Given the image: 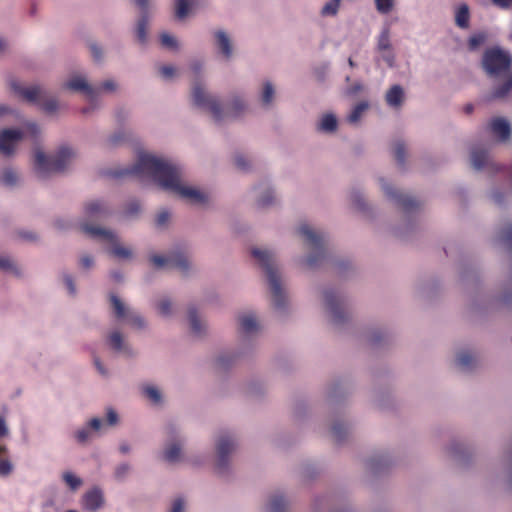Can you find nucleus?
<instances>
[{
    "label": "nucleus",
    "mask_w": 512,
    "mask_h": 512,
    "mask_svg": "<svg viewBox=\"0 0 512 512\" xmlns=\"http://www.w3.org/2000/svg\"><path fill=\"white\" fill-rule=\"evenodd\" d=\"M160 73L162 77L168 79L175 74V68L173 66H162L160 68Z\"/></svg>",
    "instance_id": "52"
},
{
    "label": "nucleus",
    "mask_w": 512,
    "mask_h": 512,
    "mask_svg": "<svg viewBox=\"0 0 512 512\" xmlns=\"http://www.w3.org/2000/svg\"><path fill=\"white\" fill-rule=\"evenodd\" d=\"M85 214L91 219H101L109 214V209L101 201H92L86 204Z\"/></svg>",
    "instance_id": "18"
},
{
    "label": "nucleus",
    "mask_w": 512,
    "mask_h": 512,
    "mask_svg": "<svg viewBox=\"0 0 512 512\" xmlns=\"http://www.w3.org/2000/svg\"><path fill=\"white\" fill-rule=\"evenodd\" d=\"M273 202L272 192L267 191L258 201L259 206L265 207Z\"/></svg>",
    "instance_id": "50"
},
{
    "label": "nucleus",
    "mask_w": 512,
    "mask_h": 512,
    "mask_svg": "<svg viewBox=\"0 0 512 512\" xmlns=\"http://www.w3.org/2000/svg\"><path fill=\"white\" fill-rule=\"evenodd\" d=\"M346 432L347 429L345 425L342 423H336L332 427V435L336 442L342 441Z\"/></svg>",
    "instance_id": "40"
},
{
    "label": "nucleus",
    "mask_w": 512,
    "mask_h": 512,
    "mask_svg": "<svg viewBox=\"0 0 512 512\" xmlns=\"http://www.w3.org/2000/svg\"><path fill=\"white\" fill-rule=\"evenodd\" d=\"M190 4L189 0H176L175 14L178 19H183L188 15Z\"/></svg>",
    "instance_id": "35"
},
{
    "label": "nucleus",
    "mask_w": 512,
    "mask_h": 512,
    "mask_svg": "<svg viewBox=\"0 0 512 512\" xmlns=\"http://www.w3.org/2000/svg\"><path fill=\"white\" fill-rule=\"evenodd\" d=\"M511 63L510 54L498 47L487 49L484 52L482 66L485 72L492 78H502L504 81L502 85L493 90L489 100L504 98L512 89Z\"/></svg>",
    "instance_id": "2"
},
{
    "label": "nucleus",
    "mask_w": 512,
    "mask_h": 512,
    "mask_svg": "<svg viewBox=\"0 0 512 512\" xmlns=\"http://www.w3.org/2000/svg\"><path fill=\"white\" fill-rule=\"evenodd\" d=\"M90 437L89 428H82L75 433V438L79 443H85Z\"/></svg>",
    "instance_id": "48"
},
{
    "label": "nucleus",
    "mask_w": 512,
    "mask_h": 512,
    "mask_svg": "<svg viewBox=\"0 0 512 512\" xmlns=\"http://www.w3.org/2000/svg\"><path fill=\"white\" fill-rule=\"evenodd\" d=\"M90 49H91V53H92L93 58L96 61H99L101 59V57H102L101 49L99 47H97L96 45H91Z\"/></svg>",
    "instance_id": "60"
},
{
    "label": "nucleus",
    "mask_w": 512,
    "mask_h": 512,
    "mask_svg": "<svg viewBox=\"0 0 512 512\" xmlns=\"http://www.w3.org/2000/svg\"><path fill=\"white\" fill-rule=\"evenodd\" d=\"M286 502L282 496H273L269 503L270 512H284Z\"/></svg>",
    "instance_id": "33"
},
{
    "label": "nucleus",
    "mask_w": 512,
    "mask_h": 512,
    "mask_svg": "<svg viewBox=\"0 0 512 512\" xmlns=\"http://www.w3.org/2000/svg\"><path fill=\"white\" fill-rule=\"evenodd\" d=\"M298 233L305 238L313 253L307 258L306 263L309 267H314L324 258L325 238L322 234L315 232L307 224H302L298 228Z\"/></svg>",
    "instance_id": "8"
},
{
    "label": "nucleus",
    "mask_w": 512,
    "mask_h": 512,
    "mask_svg": "<svg viewBox=\"0 0 512 512\" xmlns=\"http://www.w3.org/2000/svg\"><path fill=\"white\" fill-rule=\"evenodd\" d=\"M10 87L16 94H18L28 102L39 103L42 109L47 113H53L57 110V101L55 99H49L44 101L43 91L39 86H31L28 88H24L16 81H11Z\"/></svg>",
    "instance_id": "7"
},
{
    "label": "nucleus",
    "mask_w": 512,
    "mask_h": 512,
    "mask_svg": "<svg viewBox=\"0 0 512 512\" xmlns=\"http://www.w3.org/2000/svg\"><path fill=\"white\" fill-rule=\"evenodd\" d=\"M64 282H65V284H66V287H67V289H68L69 293H70L71 295H75V293H76V287H75V284H74V282H73L72 277H71V276H69V275H66V276L64 277Z\"/></svg>",
    "instance_id": "54"
},
{
    "label": "nucleus",
    "mask_w": 512,
    "mask_h": 512,
    "mask_svg": "<svg viewBox=\"0 0 512 512\" xmlns=\"http://www.w3.org/2000/svg\"><path fill=\"white\" fill-rule=\"evenodd\" d=\"M192 98L196 106L209 110L216 122H220L230 117L236 118L245 108L243 101L239 98H235L231 102L227 111L224 112L219 101L210 94H207L197 82L193 85Z\"/></svg>",
    "instance_id": "3"
},
{
    "label": "nucleus",
    "mask_w": 512,
    "mask_h": 512,
    "mask_svg": "<svg viewBox=\"0 0 512 512\" xmlns=\"http://www.w3.org/2000/svg\"><path fill=\"white\" fill-rule=\"evenodd\" d=\"M181 447L178 443L170 444L164 451V459L170 463H174L180 459Z\"/></svg>",
    "instance_id": "26"
},
{
    "label": "nucleus",
    "mask_w": 512,
    "mask_h": 512,
    "mask_svg": "<svg viewBox=\"0 0 512 512\" xmlns=\"http://www.w3.org/2000/svg\"><path fill=\"white\" fill-rule=\"evenodd\" d=\"M489 161L488 152L482 148H473L471 151V163L476 170L484 168Z\"/></svg>",
    "instance_id": "20"
},
{
    "label": "nucleus",
    "mask_w": 512,
    "mask_h": 512,
    "mask_svg": "<svg viewBox=\"0 0 512 512\" xmlns=\"http://www.w3.org/2000/svg\"><path fill=\"white\" fill-rule=\"evenodd\" d=\"M94 364H95V366H96V368H97V370L99 371L100 374H102V375H106L107 374L106 370L104 369V367L102 365V363L100 362V360L97 357L94 358Z\"/></svg>",
    "instance_id": "62"
},
{
    "label": "nucleus",
    "mask_w": 512,
    "mask_h": 512,
    "mask_svg": "<svg viewBox=\"0 0 512 512\" xmlns=\"http://www.w3.org/2000/svg\"><path fill=\"white\" fill-rule=\"evenodd\" d=\"M23 138L24 133L19 129H3L0 131V154L11 156Z\"/></svg>",
    "instance_id": "10"
},
{
    "label": "nucleus",
    "mask_w": 512,
    "mask_h": 512,
    "mask_svg": "<svg viewBox=\"0 0 512 512\" xmlns=\"http://www.w3.org/2000/svg\"><path fill=\"white\" fill-rule=\"evenodd\" d=\"M27 130L34 137H36L40 132L39 127L35 123H29L27 125Z\"/></svg>",
    "instance_id": "61"
},
{
    "label": "nucleus",
    "mask_w": 512,
    "mask_h": 512,
    "mask_svg": "<svg viewBox=\"0 0 512 512\" xmlns=\"http://www.w3.org/2000/svg\"><path fill=\"white\" fill-rule=\"evenodd\" d=\"M158 311L163 316L171 314V302L168 299H163L158 304Z\"/></svg>",
    "instance_id": "46"
},
{
    "label": "nucleus",
    "mask_w": 512,
    "mask_h": 512,
    "mask_svg": "<svg viewBox=\"0 0 512 512\" xmlns=\"http://www.w3.org/2000/svg\"><path fill=\"white\" fill-rule=\"evenodd\" d=\"M239 324L244 333H251L258 329V322L253 314L239 316Z\"/></svg>",
    "instance_id": "22"
},
{
    "label": "nucleus",
    "mask_w": 512,
    "mask_h": 512,
    "mask_svg": "<svg viewBox=\"0 0 512 512\" xmlns=\"http://www.w3.org/2000/svg\"><path fill=\"white\" fill-rule=\"evenodd\" d=\"M385 98L389 106L398 108L404 99L403 89L399 85H394L387 91Z\"/></svg>",
    "instance_id": "19"
},
{
    "label": "nucleus",
    "mask_w": 512,
    "mask_h": 512,
    "mask_svg": "<svg viewBox=\"0 0 512 512\" xmlns=\"http://www.w3.org/2000/svg\"><path fill=\"white\" fill-rule=\"evenodd\" d=\"M235 164L241 170H246L248 168V166H249L248 162L246 161V159L242 155H237L235 157Z\"/></svg>",
    "instance_id": "55"
},
{
    "label": "nucleus",
    "mask_w": 512,
    "mask_h": 512,
    "mask_svg": "<svg viewBox=\"0 0 512 512\" xmlns=\"http://www.w3.org/2000/svg\"><path fill=\"white\" fill-rule=\"evenodd\" d=\"M475 358L467 351L458 354L457 364L462 369L468 370L474 366Z\"/></svg>",
    "instance_id": "29"
},
{
    "label": "nucleus",
    "mask_w": 512,
    "mask_h": 512,
    "mask_svg": "<svg viewBox=\"0 0 512 512\" xmlns=\"http://www.w3.org/2000/svg\"><path fill=\"white\" fill-rule=\"evenodd\" d=\"M251 253L267 275L275 308H283L286 302V296L281 287V279L274 263L273 254L268 250H261L257 248L252 249Z\"/></svg>",
    "instance_id": "4"
},
{
    "label": "nucleus",
    "mask_w": 512,
    "mask_h": 512,
    "mask_svg": "<svg viewBox=\"0 0 512 512\" xmlns=\"http://www.w3.org/2000/svg\"><path fill=\"white\" fill-rule=\"evenodd\" d=\"M0 269L4 271H11L15 274H18L16 266L7 257H0Z\"/></svg>",
    "instance_id": "45"
},
{
    "label": "nucleus",
    "mask_w": 512,
    "mask_h": 512,
    "mask_svg": "<svg viewBox=\"0 0 512 512\" xmlns=\"http://www.w3.org/2000/svg\"><path fill=\"white\" fill-rule=\"evenodd\" d=\"M147 25H148V19L144 15L138 21L137 27H136V37H137L138 41L142 44H144L147 40Z\"/></svg>",
    "instance_id": "30"
},
{
    "label": "nucleus",
    "mask_w": 512,
    "mask_h": 512,
    "mask_svg": "<svg viewBox=\"0 0 512 512\" xmlns=\"http://www.w3.org/2000/svg\"><path fill=\"white\" fill-rule=\"evenodd\" d=\"M110 300L114 309V314L118 319H127L131 325H134L139 328L143 327V319L138 315L129 313L125 305L117 296L111 295Z\"/></svg>",
    "instance_id": "14"
},
{
    "label": "nucleus",
    "mask_w": 512,
    "mask_h": 512,
    "mask_svg": "<svg viewBox=\"0 0 512 512\" xmlns=\"http://www.w3.org/2000/svg\"><path fill=\"white\" fill-rule=\"evenodd\" d=\"M184 502L181 498L176 499L172 504L171 512H183Z\"/></svg>",
    "instance_id": "57"
},
{
    "label": "nucleus",
    "mask_w": 512,
    "mask_h": 512,
    "mask_svg": "<svg viewBox=\"0 0 512 512\" xmlns=\"http://www.w3.org/2000/svg\"><path fill=\"white\" fill-rule=\"evenodd\" d=\"M62 478L71 490H77L82 484V480L71 472L63 473Z\"/></svg>",
    "instance_id": "36"
},
{
    "label": "nucleus",
    "mask_w": 512,
    "mask_h": 512,
    "mask_svg": "<svg viewBox=\"0 0 512 512\" xmlns=\"http://www.w3.org/2000/svg\"><path fill=\"white\" fill-rule=\"evenodd\" d=\"M368 108V104L366 102L358 103L348 116V121L350 123H356L361 118L363 112Z\"/></svg>",
    "instance_id": "32"
},
{
    "label": "nucleus",
    "mask_w": 512,
    "mask_h": 512,
    "mask_svg": "<svg viewBox=\"0 0 512 512\" xmlns=\"http://www.w3.org/2000/svg\"><path fill=\"white\" fill-rule=\"evenodd\" d=\"M117 421H118L117 413L113 409L109 408L107 411V424L110 426H113L117 423Z\"/></svg>",
    "instance_id": "53"
},
{
    "label": "nucleus",
    "mask_w": 512,
    "mask_h": 512,
    "mask_svg": "<svg viewBox=\"0 0 512 512\" xmlns=\"http://www.w3.org/2000/svg\"><path fill=\"white\" fill-rule=\"evenodd\" d=\"M160 41H161L162 46H164L166 48H169V49L177 48V40L173 36H171L167 33L161 34Z\"/></svg>",
    "instance_id": "44"
},
{
    "label": "nucleus",
    "mask_w": 512,
    "mask_h": 512,
    "mask_svg": "<svg viewBox=\"0 0 512 512\" xmlns=\"http://www.w3.org/2000/svg\"><path fill=\"white\" fill-rule=\"evenodd\" d=\"M150 260L156 268L169 266L184 273L187 272L190 267L189 260L186 255L179 252L172 253L168 257L153 255Z\"/></svg>",
    "instance_id": "9"
},
{
    "label": "nucleus",
    "mask_w": 512,
    "mask_h": 512,
    "mask_svg": "<svg viewBox=\"0 0 512 512\" xmlns=\"http://www.w3.org/2000/svg\"><path fill=\"white\" fill-rule=\"evenodd\" d=\"M217 45L226 59L232 56V45L229 37L223 31H217L215 33Z\"/></svg>",
    "instance_id": "21"
},
{
    "label": "nucleus",
    "mask_w": 512,
    "mask_h": 512,
    "mask_svg": "<svg viewBox=\"0 0 512 512\" xmlns=\"http://www.w3.org/2000/svg\"><path fill=\"white\" fill-rule=\"evenodd\" d=\"M17 180V174L12 169H5L0 177L1 183L6 186H12L16 184Z\"/></svg>",
    "instance_id": "37"
},
{
    "label": "nucleus",
    "mask_w": 512,
    "mask_h": 512,
    "mask_svg": "<svg viewBox=\"0 0 512 512\" xmlns=\"http://www.w3.org/2000/svg\"><path fill=\"white\" fill-rule=\"evenodd\" d=\"M341 0H331L327 2L322 10L321 15L322 16H335L338 12L339 6H340Z\"/></svg>",
    "instance_id": "34"
},
{
    "label": "nucleus",
    "mask_w": 512,
    "mask_h": 512,
    "mask_svg": "<svg viewBox=\"0 0 512 512\" xmlns=\"http://www.w3.org/2000/svg\"><path fill=\"white\" fill-rule=\"evenodd\" d=\"M144 394L153 402L159 403L161 400L160 392L153 386H146L143 389Z\"/></svg>",
    "instance_id": "41"
},
{
    "label": "nucleus",
    "mask_w": 512,
    "mask_h": 512,
    "mask_svg": "<svg viewBox=\"0 0 512 512\" xmlns=\"http://www.w3.org/2000/svg\"><path fill=\"white\" fill-rule=\"evenodd\" d=\"M383 190L386 195L396 201V203L406 212H410L419 206V203L412 197L397 191L387 184H383Z\"/></svg>",
    "instance_id": "13"
},
{
    "label": "nucleus",
    "mask_w": 512,
    "mask_h": 512,
    "mask_svg": "<svg viewBox=\"0 0 512 512\" xmlns=\"http://www.w3.org/2000/svg\"><path fill=\"white\" fill-rule=\"evenodd\" d=\"M469 8L466 4L460 5L456 12L455 22L460 28H467L469 26Z\"/></svg>",
    "instance_id": "24"
},
{
    "label": "nucleus",
    "mask_w": 512,
    "mask_h": 512,
    "mask_svg": "<svg viewBox=\"0 0 512 512\" xmlns=\"http://www.w3.org/2000/svg\"><path fill=\"white\" fill-rule=\"evenodd\" d=\"M7 448L5 445L0 444V475L7 476L13 470L11 461L6 456Z\"/></svg>",
    "instance_id": "23"
},
{
    "label": "nucleus",
    "mask_w": 512,
    "mask_h": 512,
    "mask_svg": "<svg viewBox=\"0 0 512 512\" xmlns=\"http://www.w3.org/2000/svg\"><path fill=\"white\" fill-rule=\"evenodd\" d=\"M201 69H202V64L200 62H194L191 64V70L193 71L195 76H197L199 74Z\"/></svg>",
    "instance_id": "64"
},
{
    "label": "nucleus",
    "mask_w": 512,
    "mask_h": 512,
    "mask_svg": "<svg viewBox=\"0 0 512 512\" xmlns=\"http://www.w3.org/2000/svg\"><path fill=\"white\" fill-rule=\"evenodd\" d=\"M487 39V35L485 33H477L470 37L469 39V47L471 49H476L480 45H482Z\"/></svg>",
    "instance_id": "42"
},
{
    "label": "nucleus",
    "mask_w": 512,
    "mask_h": 512,
    "mask_svg": "<svg viewBox=\"0 0 512 512\" xmlns=\"http://www.w3.org/2000/svg\"><path fill=\"white\" fill-rule=\"evenodd\" d=\"M130 467L128 464H121L116 468L115 476L118 479H123L129 472Z\"/></svg>",
    "instance_id": "49"
},
{
    "label": "nucleus",
    "mask_w": 512,
    "mask_h": 512,
    "mask_svg": "<svg viewBox=\"0 0 512 512\" xmlns=\"http://www.w3.org/2000/svg\"><path fill=\"white\" fill-rule=\"evenodd\" d=\"M109 345L116 351L128 352V348L123 344L122 335L118 331H114L109 336Z\"/></svg>",
    "instance_id": "28"
},
{
    "label": "nucleus",
    "mask_w": 512,
    "mask_h": 512,
    "mask_svg": "<svg viewBox=\"0 0 512 512\" xmlns=\"http://www.w3.org/2000/svg\"><path fill=\"white\" fill-rule=\"evenodd\" d=\"M490 131L492 134L497 136L499 140L506 141L511 134V128L509 123L500 117L494 118L489 124Z\"/></svg>",
    "instance_id": "17"
},
{
    "label": "nucleus",
    "mask_w": 512,
    "mask_h": 512,
    "mask_svg": "<svg viewBox=\"0 0 512 512\" xmlns=\"http://www.w3.org/2000/svg\"><path fill=\"white\" fill-rule=\"evenodd\" d=\"M143 174L150 175L164 190L173 192L193 204H201L207 200V196L203 192L181 183L182 170L179 166L150 154H141L137 162L129 168L107 173L113 178Z\"/></svg>",
    "instance_id": "1"
},
{
    "label": "nucleus",
    "mask_w": 512,
    "mask_h": 512,
    "mask_svg": "<svg viewBox=\"0 0 512 512\" xmlns=\"http://www.w3.org/2000/svg\"><path fill=\"white\" fill-rule=\"evenodd\" d=\"M64 87L73 91H80L90 100L94 101L97 97V90L90 86L81 76H76L65 83Z\"/></svg>",
    "instance_id": "15"
},
{
    "label": "nucleus",
    "mask_w": 512,
    "mask_h": 512,
    "mask_svg": "<svg viewBox=\"0 0 512 512\" xmlns=\"http://www.w3.org/2000/svg\"><path fill=\"white\" fill-rule=\"evenodd\" d=\"M81 230L90 237L99 238L111 243L109 253L115 258L124 260L132 257V250L122 246L112 231L88 223L81 224Z\"/></svg>",
    "instance_id": "6"
},
{
    "label": "nucleus",
    "mask_w": 512,
    "mask_h": 512,
    "mask_svg": "<svg viewBox=\"0 0 512 512\" xmlns=\"http://www.w3.org/2000/svg\"><path fill=\"white\" fill-rule=\"evenodd\" d=\"M102 425H103V422L101 419L92 418L88 423V428H90L94 431H99L101 429Z\"/></svg>",
    "instance_id": "56"
},
{
    "label": "nucleus",
    "mask_w": 512,
    "mask_h": 512,
    "mask_svg": "<svg viewBox=\"0 0 512 512\" xmlns=\"http://www.w3.org/2000/svg\"><path fill=\"white\" fill-rule=\"evenodd\" d=\"M73 156V151L67 147L60 148L53 156H46L43 151L38 149L34 155L35 170L40 177L62 172L71 163Z\"/></svg>",
    "instance_id": "5"
},
{
    "label": "nucleus",
    "mask_w": 512,
    "mask_h": 512,
    "mask_svg": "<svg viewBox=\"0 0 512 512\" xmlns=\"http://www.w3.org/2000/svg\"><path fill=\"white\" fill-rule=\"evenodd\" d=\"M393 154L395 157V160L400 166H404L405 164V156H406V149L405 145L401 141H397L394 143L393 146Z\"/></svg>",
    "instance_id": "31"
},
{
    "label": "nucleus",
    "mask_w": 512,
    "mask_h": 512,
    "mask_svg": "<svg viewBox=\"0 0 512 512\" xmlns=\"http://www.w3.org/2000/svg\"><path fill=\"white\" fill-rule=\"evenodd\" d=\"M327 309L330 311L333 321L340 323L345 319L343 302L340 295L332 290L325 291L324 294Z\"/></svg>",
    "instance_id": "12"
},
{
    "label": "nucleus",
    "mask_w": 512,
    "mask_h": 512,
    "mask_svg": "<svg viewBox=\"0 0 512 512\" xmlns=\"http://www.w3.org/2000/svg\"><path fill=\"white\" fill-rule=\"evenodd\" d=\"M235 449L234 440L228 436L223 435L219 438L216 446L217 450V469L222 472L228 465V457L230 453Z\"/></svg>",
    "instance_id": "11"
},
{
    "label": "nucleus",
    "mask_w": 512,
    "mask_h": 512,
    "mask_svg": "<svg viewBox=\"0 0 512 512\" xmlns=\"http://www.w3.org/2000/svg\"><path fill=\"white\" fill-rule=\"evenodd\" d=\"M390 47V32L388 28H385L378 38V49L382 51L388 50Z\"/></svg>",
    "instance_id": "38"
},
{
    "label": "nucleus",
    "mask_w": 512,
    "mask_h": 512,
    "mask_svg": "<svg viewBox=\"0 0 512 512\" xmlns=\"http://www.w3.org/2000/svg\"><path fill=\"white\" fill-rule=\"evenodd\" d=\"M274 96V88L270 82H266L264 84L263 93H262V102L264 105H268L271 103Z\"/></svg>",
    "instance_id": "39"
},
{
    "label": "nucleus",
    "mask_w": 512,
    "mask_h": 512,
    "mask_svg": "<svg viewBox=\"0 0 512 512\" xmlns=\"http://www.w3.org/2000/svg\"><path fill=\"white\" fill-rule=\"evenodd\" d=\"M188 318L191 326V330L196 335H200L203 331V325L197 316L195 308L191 307L188 310Z\"/></svg>",
    "instance_id": "27"
},
{
    "label": "nucleus",
    "mask_w": 512,
    "mask_h": 512,
    "mask_svg": "<svg viewBox=\"0 0 512 512\" xmlns=\"http://www.w3.org/2000/svg\"><path fill=\"white\" fill-rule=\"evenodd\" d=\"M109 143L111 145H116L122 141V135L121 134H115L112 137L109 138Z\"/></svg>",
    "instance_id": "63"
},
{
    "label": "nucleus",
    "mask_w": 512,
    "mask_h": 512,
    "mask_svg": "<svg viewBox=\"0 0 512 512\" xmlns=\"http://www.w3.org/2000/svg\"><path fill=\"white\" fill-rule=\"evenodd\" d=\"M169 218H170L169 212L166 210H162L157 214L155 223L158 227H163L167 224Z\"/></svg>",
    "instance_id": "47"
},
{
    "label": "nucleus",
    "mask_w": 512,
    "mask_h": 512,
    "mask_svg": "<svg viewBox=\"0 0 512 512\" xmlns=\"http://www.w3.org/2000/svg\"><path fill=\"white\" fill-rule=\"evenodd\" d=\"M337 128V119L333 114H325L318 126V129L324 132H334Z\"/></svg>",
    "instance_id": "25"
},
{
    "label": "nucleus",
    "mask_w": 512,
    "mask_h": 512,
    "mask_svg": "<svg viewBox=\"0 0 512 512\" xmlns=\"http://www.w3.org/2000/svg\"><path fill=\"white\" fill-rule=\"evenodd\" d=\"M378 12L387 14L392 10L393 0H375Z\"/></svg>",
    "instance_id": "43"
},
{
    "label": "nucleus",
    "mask_w": 512,
    "mask_h": 512,
    "mask_svg": "<svg viewBox=\"0 0 512 512\" xmlns=\"http://www.w3.org/2000/svg\"><path fill=\"white\" fill-rule=\"evenodd\" d=\"M80 265L84 268V269H88L90 267H92L93 265V259L91 256L89 255H85L83 257H81L80 259Z\"/></svg>",
    "instance_id": "58"
},
{
    "label": "nucleus",
    "mask_w": 512,
    "mask_h": 512,
    "mask_svg": "<svg viewBox=\"0 0 512 512\" xmlns=\"http://www.w3.org/2000/svg\"><path fill=\"white\" fill-rule=\"evenodd\" d=\"M101 90L114 91L116 89V83L113 80H106L102 83Z\"/></svg>",
    "instance_id": "59"
},
{
    "label": "nucleus",
    "mask_w": 512,
    "mask_h": 512,
    "mask_svg": "<svg viewBox=\"0 0 512 512\" xmlns=\"http://www.w3.org/2000/svg\"><path fill=\"white\" fill-rule=\"evenodd\" d=\"M103 494L100 489L94 488L83 496V506L89 511H96L103 505Z\"/></svg>",
    "instance_id": "16"
},
{
    "label": "nucleus",
    "mask_w": 512,
    "mask_h": 512,
    "mask_svg": "<svg viewBox=\"0 0 512 512\" xmlns=\"http://www.w3.org/2000/svg\"><path fill=\"white\" fill-rule=\"evenodd\" d=\"M140 211V204L137 201H132L127 205L126 214L135 215Z\"/></svg>",
    "instance_id": "51"
}]
</instances>
